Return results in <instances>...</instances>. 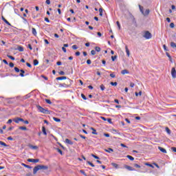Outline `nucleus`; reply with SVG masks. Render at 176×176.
I'll return each mask as SVG.
<instances>
[{
  "label": "nucleus",
  "instance_id": "c9c22d12",
  "mask_svg": "<svg viewBox=\"0 0 176 176\" xmlns=\"http://www.w3.org/2000/svg\"><path fill=\"white\" fill-rule=\"evenodd\" d=\"M126 157L128 158V159H129V160H134V158L133 157V156H131V155H127L126 156Z\"/></svg>",
  "mask_w": 176,
  "mask_h": 176
},
{
  "label": "nucleus",
  "instance_id": "3c124183",
  "mask_svg": "<svg viewBox=\"0 0 176 176\" xmlns=\"http://www.w3.org/2000/svg\"><path fill=\"white\" fill-rule=\"evenodd\" d=\"M10 68H13V67H14V63H10L9 64Z\"/></svg>",
  "mask_w": 176,
  "mask_h": 176
},
{
  "label": "nucleus",
  "instance_id": "f704fd0d",
  "mask_svg": "<svg viewBox=\"0 0 176 176\" xmlns=\"http://www.w3.org/2000/svg\"><path fill=\"white\" fill-rule=\"evenodd\" d=\"M56 151L58 153H60V155H63V151H61V149L57 148H56Z\"/></svg>",
  "mask_w": 176,
  "mask_h": 176
},
{
  "label": "nucleus",
  "instance_id": "9b49d317",
  "mask_svg": "<svg viewBox=\"0 0 176 176\" xmlns=\"http://www.w3.org/2000/svg\"><path fill=\"white\" fill-rule=\"evenodd\" d=\"M65 79H67V76H61L56 78V80H64Z\"/></svg>",
  "mask_w": 176,
  "mask_h": 176
},
{
  "label": "nucleus",
  "instance_id": "6e6d98bb",
  "mask_svg": "<svg viewBox=\"0 0 176 176\" xmlns=\"http://www.w3.org/2000/svg\"><path fill=\"white\" fill-rule=\"evenodd\" d=\"M164 50H165V52H168V50L167 49V47L166 46V45H163Z\"/></svg>",
  "mask_w": 176,
  "mask_h": 176
},
{
  "label": "nucleus",
  "instance_id": "dca6fc26",
  "mask_svg": "<svg viewBox=\"0 0 176 176\" xmlns=\"http://www.w3.org/2000/svg\"><path fill=\"white\" fill-rule=\"evenodd\" d=\"M20 72L21 74H19V76H21V78H23L24 74H25V72L24 71V69H21Z\"/></svg>",
  "mask_w": 176,
  "mask_h": 176
},
{
  "label": "nucleus",
  "instance_id": "2f4dec72",
  "mask_svg": "<svg viewBox=\"0 0 176 176\" xmlns=\"http://www.w3.org/2000/svg\"><path fill=\"white\" fill-rule=\"evenodd\" d=\"M139 8L140 9L141 13L143 14H144V7L139 6Z\"/></svg>",
  "mask_w": 176,
  "mask_h": 176
},
{
  "label": "nucleus",
  "instance_id": "49530a36",
  "mask_svg": "<svg viewBox=\"0 0 176 176\" xmlns=\"http://www.w3.org/2000/svg\"><path fill=\"white\" fill-rule=\"evenodd\" d=\"M91 54L92 56H95V54H96V50H92L91 51Z\"/></svg>",
  "mask_w": 176,
  "mask_h": 176
},
{
  "label": "nucleus",
  "instance_id": "e2e57ef3",
  "mask_svg": "<svg viewBox=\"0 0 176 176\" xmlns=\"http://www.w3.org/2000/svg\"><path fill=\"white\" fill-rule=\"evenodd\" d=\"M166 132L168 133V134H170L171 131H170V129L166 128Z\"/></svg>",
  "mask_w": 176,
  "mask_h": 176
},
{
  "label": "nucleus",
  "instance_id": "4d7b16f0",
  "mask_svg": "<svg viewBox=\"0 0 176 176\" xmlns=\"http://www.w3.org/2000/svg\"><path fill=\"white\" fill-rule=\"evenodd\" d=\"M116 24H117V25L118 27V30H120V23H119V21H117Z\"/></svg>",
  "mask_w": 176,
  "mask_h": 176
},
{
  "label": "nucleus",
  "instance_id": "69168bd1",
  "mask_svg": "<svg viewBox=\"0 0 176 176\" xmlns=\"http://www.w3.org/2000/svg\"><path fill=\"white\" fill-rule=\"evenodd\" d=\"M59 74H60V75H65V73L63 71H60V72H59Z\"/></svg>",
  "mask_w": 176,
  "mask_h": 176
},
{
  "label": "nucleus",
  "instance_id": "0e129e2a",
  "mask_svg": "<svg viewBox=\"0 0 176 176\" xmlns=\"http://www.w3.org/2000/svg\"><path fill=\"white\" fill-rule=\"evenodd\" d=\"M104 137L109 138V133H104Z\"/></svg>",
  "mask_w": 176,
  "mask_h": 176
},
{
  "label": "nucleus",
  "instance_id": "680f3d73",
  "mask_svg": "<svg viewBox=\"0 0 176 176\" xmlns=\"http://www.w3.org/2000/svg\"><path fill=\"white\" fill-rule=\"evenodd\" d=\"M75 55H76V56H80V52H76L75 53Z\"/></svg>",
  "mask_w": 176,
  "mask_h": 176
},
{
  "label": "nucleus",
  "instance_id": "13d9d810",
  "mask_svg": "<svg viewBox=\"0 0 176 176\" xmlns=\"http://www.w3.org/2000/svg\"><path fill=\"white\" fill-rule=\"evenodd\" d=\"M131 18L132 20H133V23H135V18H134V16L131 15Z\"/></svg>",
  "mask_w": 176,
  "mask_h": 176
},
{
  "label": "nucleus",
  "instance_id": "de8ad7c7",
  "mask_svg": "<svg viewBox=\"0 0 176 176\" xmlns=\"http://www.w3.org/2000/svg\"><path fill=\"white\" fill-rule=\"evenodd\" d=\"M81 97L83 100H87V98H86V96H85L83 94H81Z\"/></svg>",
  "mask_w": 176,
  "mask_h": 176
},
{
  "label": "nucleus",
  "instance_id": "cd10ccee",
  "mask_svg": "<svg viewBox=\"0 0 176 176\" xmlns=\"http://www.w3.org/2000/svg\"><path fill=\"white\" fill-rule=\"evenodd\" d=\"M19 130H23L25 131L27 130V127L25 126H19Z\"/></svg>",
  "mask_w": 176,
  "mask_h": 176
},
{
  "label": "nucleus",
  "instance_id": "338daca9",
  "mask_svg": "<svg viewBox=\"0 0 176 176\" xmlns=\"http://www.w3.org/2000/svg\"><path fill=\"white\" fill-rule=\"evenodd\" d=\"M125 121L126 122V123H129V124H130L131 123L130 120H129L128 118H126Z\"/></svg>",
  "mask_w": 176,
  "mask_h": 176
},
{
  "label": "nucleus",
  "instance_id": "423d86ee",
  "mask_svg": "<svg viewBox=\"0 0 176 176\" xmlns=\"http://www.w3.org/2000/svg\"><path fill=\"white\" fill-rule=\"evenodd\" d=\"M72 82H73L72 80L68 78V79L66 80V82H65V83H66V85H67V87H70L71 85H72Z\"/></svg>",
  "mask_w": 176,
  "mask_h": 176
},
{
  "label": "nucleus",
  "instance_id": "4c0bfd02",
  "mask_svg": "<svg viewBox=\"0 0 176 176\" xmlns=\"http://www.w3.org/2000/svg\"><path fill=\"white\" fill-rule=\"evenodd\" d=\"M14 69L15 72H17V73L20 72V71H21L20 69H19V67H15Z\"/></svg>",
  "mask_w": 176,
  "mask_h": 176
},
{
  "label": "nucleus",
  "instance_id": "f03ea898",
  "mask_svg": "<svg viewBox=\"0 0 176 176\" xmlns=\"http://www.w3.org/2000/svg\"><path fill=\"white\" fill-rule=\"evenodd\" d=\"M36 107H37L38 111H39V112H41V113H45V114L49 113V110L43 109V107H41L40 105H38Z\"/></svg>",
  "mask_w": 176,
  "mask_h": 176
},
{
  "label": "nucleus",
  "instance_id": "6e6552de",
  "mask_svg": "<svg viewBox=\"0 0 176 176\" xmlns=\"http://www.w3.org/2000/svg\"><path fill=\"white\" fill-rule=\"evenodd\" d=\"M65 142L68 145H74V142L71 141L69 139H65Z\"/></svg>",
  "mask_w": 176,
  "mask_h": 176
},
{
  "label": "nucleus",
  "instance_id": "7c9ffc66",
  "mask_svg": "<svg viewBox=\"0 0 176 176\" xmlns=\"http://www.w3.org/2000/svg\"><path fill=\"white\" fill-rule=\"evenodd\" d=\"M92 157H94V159H97L98 160H100V157L94 155V154H91Z\"/></svg>",
  "mask_w": 176,
  "mask_h": 176
},
{
  "label": "nucleus",
  "instance_id": "7ed1b4c3",
  "mask_svg": "<svg viewBox=\"0 0 176 176\" xmlns=\"http://www.w3.org/2000/svg\"><path fill=\"white\" fill-rule=\"evenodd\" d=\"M143 37L146 39H151L152 38V34L149 31H145Z\"/></svg>",
  "mask_w": 176,
  "mask_h": 176
},
{
  "label": "nucleus",
  "instance_id": "c85d7f7f",
  "mask_svg": "<svg viewBox=\"0 0 176 176\" xmlns=\"http://www.w3.org/2000/svg\"><path fill=\"white\" fill-rule=\"evenodd\" d=\"M110 85H111V86H118V82H111Z\"/></svg>",
  "mask_w": 176,
  "mask_h": 176
},
{
  "label": "nucleus",
  "instance_id": "5fc2aeb1",
  "mask_svg": "<svg viewBox=\"0 0 176 176\" xmlns=\"http://www.w3.org/2000/svg\"><path fill=\"white\" fill-rule=\"evenodd\" d=\"M107 122H108V123H110V124H112V119L108 118Z\"/></svg>",
  "mask_w": 176,
  "mask_h": 176
},
{
  "label": "nucleus",
  "instance_id": "aec40b11",
  "mask_svg": "<svg viewBox=\"0 0 176 176\" xmlns=\"http://www.w3.org/2000/svg\"><path fill=\"white\" fill-rule=\"evenodd\" d=\"M111 166H113V167L115 168H119V165L115 162L111 163Z\"/></svg>",
  "mask_w": 176,
  "mask_h": 176
},
{
  "label": "nucleus",
  "instance_id": "39448f33",
  "mask_svg": "<svg viewBox=\"0 0 176 176\" xmlns=\"http://www.w3.org/2000/svg\"><path fill=\"white\" fill-rule=\"evenodd\" d=\"M171 76L172 78H173V79L176 78V70H175V67H173L171 69Z\"/></svg>",
  "mask_w": 176,
  "mask_h": 176
},
{
  "label": "nucleus",
  "instance_id": "20e7f679",
  "mask_svg": "<svg viewBox=\"0 0 176 176\" xmlns=\"http://www.w3.org/2000/svg\"><path fill=\"white\" fill-rule=\"evenodd\" d=\"M28 162H29V163H38L39 159L29 158L28 159Z\"/></svg>",
  "mask_w": 176,
  "mask_h": 176
},
{
  "label": "nucleus",
  "instance_id": "5701e85b",
  "mask_svg": "<svg viewBox=\"0 0 176 176\" xmlns=\"http://www.w3.org/2000/svg\"><path fill=\"white\" fill-rule=\"evenodd\" d=\"M0 145H1V146H4L5 148H6V146H8V144H6V143L0 141Z\"/></svg>",
  "mask_w": 176,
  "mask_h": 176
},
{
  "label": "nucleus",
  "instance_id": "4468645a",
  "mask_svg": "<svg viewBox=\"0 0 176 176\" xmlns=\"http://www.w3.org/2000/svg\"><path fill=\"white\" fill-rule=\"evenodd\" d=\"M32 34H33V35L34 36H36V29H35L34 28H32Z\"/></svg>",
  "mask_w": 176,
  "mask_h": 176
},
{
  "label": "nucleus",
  "instance_id": "e433bc0d",
  "mask_svg": "<svg viewBox=\"0 0 176 176\" xmlns=\"http://www.w3.org/2000/svg\"><path fill=\"white\" fill-rule=\"evenodd\" d=\"M95 50L96 52H101V48L100 47H96Z\"/></svg>",
  "mask_w": 176,
  "mask_h": 176
},
{
  "label": "nucleus",
  "instance_id": "774afa93",
  "mask_svg": "<svg viewBox=\"0 0 176 176\" xmlns=\"http://www.w3.org/2000/svg\"><path fill=\"white\" fill-rule=\"evenodd\" d=\"M130 87H134V82H131L130 83Z\"/></svg>",
  "mask_w": 176,
  "mask_h": 176
},
{
  "label": "nucleus",
  "instance_id": "1a4fd4ad",
  "mask_svg": "<svg viewBox=\"0 0 176 176\" xmlns=\"http://www.w3.org/2000/svg\"><path fill=\"white\" fill-rule=\"evenodd\" d=\"M158 149L162 152V153H167V151L162 146H158Z\"/></svg>",
  "mask_w": 176,
  "mask_h": 176
},
{
  "label": "nucleus",
  "instance_id": "58836bf2",
  "mask_svg": "<svg viewBox=\"0 0 176 176\" xmlns=\"http://www.w3.org/2000/svg\"><path fill=\"white\" fill-rule=\"evenodd\" d=\"M7 57H8V58H10V60H15L14 57L10 56V55H7Z\"/></svg>",
  "mask_w": 176,
  "mask_h": 176
},
{
  "label": "nucleus",
  "instance_id": "864d4df0",
  "mask_svg": "<svg viewBox=\"0 0 176 176\" xmlns=\"http://www.w3.org/2000/svg\"><path fill=\"white\" fill-rule=\"evenodd\" d=\"M110 76H111V78H116V75H115V74H113V73L110 74Z\"/></svg>",
  "mask_w": 176,
  "mask_h": 176
},
{
  "label": "nucleus",
  "instance_id": "79ce46f5",
  "mask_svg": "<svg viewBox=\"0 0 176 176\" xmlns=\"http://www.w3.org/2000/svg\"><path fill=\"white\" fill-rule=\"evenodd\" d=\"M99 13H100L99 15L102 16V8L99 9Z\"/></svg>",
  "mask_w": 176,
  "mask_h": 176
},
{
  "label": "nucleus",
  "instance_id": "412c9836",
  "mask_svg": "<svg viewBox=\"0 0 176 176\" xmlns=\"http://www.w3.org/2000/svg\"><path fill=\"white\" fill-rule=\"evenodd\" d=\"M59 87H68V85H67V83H62L59 84Z\"/></svg>",
  "mask_w": 176,
  "mask_h": 176
},
{
  "label": "nucleus",
  "instance_id": "37998d69",
  "mask_svg": "<svg viewBox=\"0 0 176 176\" xmlns=\"http://www.w3.org/2000/svg\"><path fill=\"white\" fill-rule=\"evenodd\" d=\"M45 102H47V104H52V101L49 99H45Z\"/></svg>",
  "mask_w": 176,
  "mask_h": 176
},
{
  "label": "nucleus",
  "instance_id": "ea45409f",
  "mask_svg": "<svg viewBox=\"0 0 176 176\" xmlns=\"http://www.w3.org/2000/svg\"><path fill=\"white\" fill-rule=\"evenodd\" d=\"M80 173H81V174H83V175H85V176H87V175L86 174V173L83 170H80Z\"/></svg>",
  "mask_w": 176,
  "mask_h": 176
},
{
  "label": "nucleus",
  "instance_id": "f8f14e48",
  "mask_svg": "<svg viewBox=\"0 0 176 176\" xmlns=\"http://www.w3.org/2000/svg\"><path fill=\"white\" fill-rule=\"evenodd\" d=\"M2 20L4 21V23H6V24H8V25H12V24H10V23H9V21L5 19V17L2 16Z\"/></svg>",
  "mask_w": 176,
  "mask_h": 176
},
{
  "label": "nucleus",
  "instance_id": "4be33fe9",
  "mask_svg": "<svg viewBox=\"0 0 176 176\" xmlns=\"http://www.w3.org/2000/svg\"><path fill=\"white\" fill-rule=\"evenodd\" d=\"M13 122L15 123H20V118H14Z\"/></svg>",
  "mask_w": 176,
  "mask_h": 176
},
{
  "label": "nucleus",
  "instance_id": "ddd939ff",
  "mask_svg": "<svg viewBox=\"0 0 176 176\" xmlns=\"http://www.w3.org/2000/svg\"><path fill=\"white\" fill-rule=\"evenodd\" d=\"M121 74L122 75H126V74H130V72L127 69H124L121 72Z\"/></svg>",
  "mask_w": 176,
  "mask_h": 176
},
{
  "label": "nucleus",
  "instance_id": "a18cd8bd",
  "mask_svg": "<svg viewBox=\"0 0 176 176\" xmlns=\"http://www.w3.org/2000/svg\"><path fill=\"white\" fill-rule=\"evenodd\" d=\"M72 49L74 50H76V49H78V46L76 45H72Z\"/></svg>",
  "mask_w": 176,
  "mask_h": 176
},
{
  "label": "nucleus",
  "instance_id": "a19ab883",
  "mask_svg": "<svg viewBox=\"0 0 176 176\" xmlns=\"http://www.w3.org/2000/svg\"><path fill=\"white\" fill-rule=\"evenodd\" d=\"M134 167H135L136 168H141V166H140L138 164H135Z\"/></svg>",
  "mask_w": 176,
  "mask_h": 176
},
{
  "label": "nucleus",
  "instance_id": "393cba45",
  "mask_svg": "<svg viewBox=\"0 0 176 176\" xmlns=\"http://www.w3.org/2000/svg\"><path fill=\"white\" fill-rule=\"evenodd\" d=\"M33 64H34V65L36 66V65H38V64H39V61H38V60L35 59L33 61Z\"/></svg>",
  "mask_w": 176,
  "mask_h": 176
},
{
  "label": "nucleus",
  "instance_id": "052dcab7",
  "mask_svg": "<svg viewBox=\"0 0 176 176\" xmlns=\"http://www.w3.org/2000/svg\"><path fill=\"white\" fill-rule=\"evenodd\" d=\"M171 151L176 153V147H171Z\"/></svg>",
  "mask_w": 176,
  "mask_h": 176
},
{
  "label": "nucleus",
  "instance_id": "0eeeda50",
  "mask_svg": "<svg viewBox=\"0 0 176 176\" xmlns=\"http://www.w3.org/2000/svg\"><path fill=\"white\" fill-rule=\"evenodd\" d=\"M124 168H126L129 171H134V168L129 165H124Z\"/></svg>",
  "mask_w": 176,
  "mask_h": 176
},
{
  "label": "nucleus",
  "instance_id": "f257e3e1",
  "mask_svg": "<svg viewBox=\"0 0 176 176\" xmlns=\"http://www.w3.org/2000/svg\"><path fill=\"white\" fill-rule=\"evenodd\" d=\"M49 168V166H44V165H38L35 166L33 169V174L35 175L39 170H47Z\"/></svg>",
  "mask_w": 176,
  "mask_h": 176
},
{
  "label": "nucleus",
  "instance_id": "603ef678",
  "mask_svg": "<svg viewBox=\"0 0 176 176\" xmlns=\"http://www.w3.org/2000/svg\"><path fill=\"white\" fill-rule=\"evenodd\" d=\"M87 64H88V65H90V64H91V60L88 59V60H87Z\"/></svg>",
  "mask_w": 176,
  "mask_h": 176
},
{
  "label": "nucleus",
  "instance_id": "9d476101",
  "mask_svg": "<svg viewBox=\"0 0 176 176\" xmlns=\"http://www.w3.org/2000/svg\"><path fill=\"white\" fill-rule=\"evenodd\" d=\"M125 50H126V56L128 57H130V50H129V47L126 46H125Z\"/></svg>",
  "mask_w": 176,
  "mask_h": 176
},
{
  "label": "nucleus",
  "instance_id": "8fccbe9b",
  "mask_svg": "<svg viewBox=\"0 0 176 176\" xmlns=\"http://www.w3.org/2000/svg\"><path fill=\"white\" fill-rule=\"evenodd\" d=\"M170 28H174L175 27V25L174 24V23H171L170 24Z\"/></svg>",
  "mask_w": 176,
  "mask_h": 176
},
{
  "label": "nucleus",
  "instance_id": "c756f323",
  "mask_svg": "<svg viewBox=\"0 0 176 176\" xmlns=\"http://www.w3.org/2000/svg\"><path fill=\"white\" fill-rule=\"evenodd\" d=\"M87 163L88 164H89V166H91V167H95L96 166H94V164L93 163H91L90 161H87Z\"/></svg>",
  "mask_w": 176,
  "mask_h": 176
},
{
  "label": "nucleus",
  "instance_id": "a878e982",
  "mask_svg": "<svg viewBox=\"0 0 176 176\" xmlns=\"http://www.w3.org/2000/svg\"><path fill=\"white\" fill-rule=\"evenodd\" d=\"M19 52H24V48L21 46L18 47Z\"/></svg>",
  "mask_w": 176,
  "mask_h": 176
},
{
  "label": "nucleus",
  "instance_id": "473e14b6",
  "mask_svg": "<svg viewBox=\"0 0 176 176\" xmlns=\"http://www.w3.org/2000/svg\"><path fill=\"white\" fill-rule=\"evenodd\" d=\"M170 46L171 47H175L176 48V43L174 42L170 43Z\"/></svg>",
  "mask_w": 176,
  "mask_h": 176
},
{
  "label": "nucleus",
  "instance_id": "b1692460",
  "mask_svg": "<svg viewBox=\"0 0 176 176\" xmlns=\"http://www.w3.org/2000/svg\"><path fill=\"white\" fill-rule=\"evenodd\" d=\"M105 152H107L108 153H111V152H113V149L109 148L108 149L104 150Z\"/></svg>",
  "mask_w": 176,
  "mask_h": 176
},
{
  "label": "nucleus",
  "instance_id": "09e8293b",
  "mask_svg": "<svg viewBox=\"0 0 176 176\" xmlns=\"http://www.w3.org/2000/svg\"><path fill=\"white\" fill-rule=\"evenodd\" d=\"M54 120L55 122H61V120H60L59 118H54Z\"/></svg>",
  "mask_w": 176,
  "mask_h": 176
},
{
  "label": "nucleus",
  "instance_id": "72a5a7b5",
  "mask_svg": "<svg viewBox=\"0 0 176 176\" xmlns=\"http://www.w3.org/2000/svg\"><path fill=\"white\" fill-rule=\"evenodd\" d=\"M100 87L102 91H104V90H105V86H104V85L102 84Z\"/></svg>",
  "mask_w": 176,
  "mask_h": 176
},
{
  "label": "nucleus",
  "instance_id": "bb28decb",
  "mask_svg": "<svg viewBox=\"0 0 176 176\" xmlns=\"http://www.w3.org/2000/svg\"><path fill=\"white\" fill-rule=\"evenodd\" d=\"M145 165L148 166V167H151V168H155V166H153V165H152L149 163H146Z\"/></svg>",
  "mask_w": 176,
  "mask_h": 176
},
{
  "label": "nucleus",
  "instance_id": "a211bd4d",
  "mask_svg": "<svg viewBox=\"0 0 176 176\" xmlns=\"http://www.w3.org/2000/svg\"><path fill=\"white\" fill-rule=\"evenodd\" d=\"M21 166H23V167H25L26 168H32V166H30V165H27L24 163H22Z\"/></svg>",
  "mask_w": 176,
  "mask_h": 176
},
{
  "label": "nucleus",
  "instance_id": "bf43d9fd",
  "mask_svg": "<svg viewBox=\"0 0 176 176\" xmlns=\"http://www.w3.org/2000/svg\"><path fill=\"white\" fill-rule=\"evenodd\" d=\"M26 65H27V67H28L29 68H32V65H31L30 64V63H26Z\"/></svg>",
  "mask_w": 176,
  "mask_h": 176
},
{
  "label": "nucleus",
  "instance_id": "2eb2a0df",
  "mask_svg": "<svg viewBox=\"0 0 176 176\" xmlns=\"http://www.w3.org/2000/svg\"><path fill=\"white\" fill-rule=\"evenodd\" d=\"M91 130H92V134L95 135H97V131L96 130V129L93 128V127H91Z\"/></svg>",
  "mask_w": 176,
  "mask_h": 176
},
{
  "label": "nucleus",
  "instance_id": "f3484780",
  "mask_svg": "<svg viewBox=\"0 0 176 176\" xmlns=\"http://www.w3.org/2000/svg\"><path fill=\"white\" fill-rule=\"evenodd\" d=\"M150 12L151 11L149 10V9H147V10H145V12H143V14L144 16H148V14H149Z\"/></svg>",
  "mask_w": 176,
  "mask_h": 176
},
{
  "label": "nucleus",
  "instance_id": "6ab92c4d",
  "mask_svg": "<svg viewBox=\"0 0 176 176\" xmlns=\"http://www.w3.org/2000/svg\"><path fill=\"white\" fill-rule=\"evenodd\" d=\"M42 131L44 135H47V133L46 132V128H45V126L42 127Z\"/></svg>",
  "mask_w": 176,
  "mask_h": 176
},
{
  "label": "nucleus",
  "instance_id": "c03bdc74",
  "mask_svg": "<svg viewBox=\"0 0 176 176\" xmlns=\"http://www.w3.org/2000/svg\"><path fill=\"white\" fill-rule=\"evenodd\" d=\"M116 58H118V56L115 55L114 56H111L112 61H115Z\"/></svg>",
  "mask_w": 176,
  "mask_h": 176
}]
</instances>
